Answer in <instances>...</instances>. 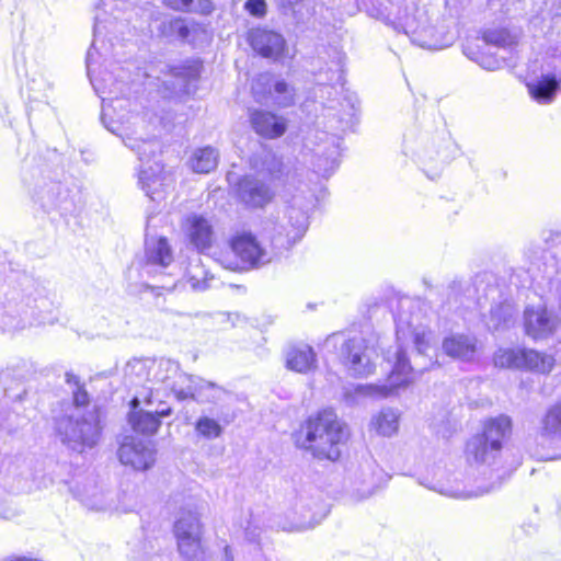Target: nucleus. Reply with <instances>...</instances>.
<instances>
[{
	"mask_svg": "<svg viewBox=\"0 0 561 561\" xmlns=\"http://www.w3.org/2000/svg\"><path fill=\"white\" fill-rule=\"evenodd\" d=\"M287 210L283 219L273 215L261 222V238L268 247L257 240L249 230L233 233L229 239L230 252L221 254L218 262L222 267L234 272L259 270L278 257L301 240L309 225V211L316 207L318 196L305 182L286 188Z\"/></svg>",
	"mask_w": 561,
	"mask_h": 561,
	"instance_id": "obj_1",
	"label": "nucleus"
},
{
	"mask_svg": "<svg viewBox=\"0 0 561 561\" xmlns=\"http://www.w3.org/2000/svg\"><path fill=\"white\" fill-rule=\"evenodd\" d=\"M107 56H102L106 59ZM99 58L91 49L87 53L85 66L87 73L95 93L102 100L101 119L104 127L119 136L125 146L130 148L141 162L138 173V184L145 194L151 201H160L164 197L167 187L171 185L172 179L163 171V165L156 160L160 153L161 145L156 137L142 139L130 136L123 121V115L114 118V112L117 106L122 107L121 99L125 98L130 91L129 77L123 67L115 66L114 71L96 73L95 65Z\"/></svg>",
	"mask_w": 561,
	"mask_h": 561,
	"instance_id": "obj_2",
	"label": "nucleus"
},
{
	"mask_svg": "<svg viewBox=\"0 0 561 561\" xmlns=\"http://www.w3.org/2000/svg\"><path fill=\"white\" fill-rule=\"evenodd\" d=\"M401 302L400 310L396 316V336L398 348L393 356H387V360L392 364L391 373L386 382L381 385H353L343 387V398L347 404H355L358 397L387 398L397 393L401 388L408 387L413 381V374L416 369L410 364L404 345L412 342L417 354L427 357L419 370H425L434 363L431 352L436 351L437 335L425 324L422 319L417 302L409 301L405 308Z\"/></svg>",
	"mask_w": 561,
	"mask_h": 561,
	"instance_id": "obj_3",
	"label": "nucleus"
},
{
	"mask_svg": "<svg viewBox=\"0 0 561 561\" xmlns=\"http://www.w3.org/2000/svg\"><path fill=\"white\" fill-rule=\"evenodd\" d=\"M343 90V87H341ZM343 92L342 99L336 87L320 83L316 95L320 99L321 116H317L316 124L327 130L316 131V141L308 138L306 147L312 151V167L314 173L328 178L339 167L340 141L339 133L351 129L356 122L357 99L353 93Z\"/></svg>",
	"mask_w": 561,
	"mask_h": 561,
	"instance_id": "obj_4",
	"label": "nucleus"
},
{
	"mask_svg": "<svg viewBox=\"0 0 561 561\" xmlns=\"http://www.w3.org/2000/svg\"><path fill=\"white\" fill-rule=\"evenodd\" d=\"M124 376L130 386L138 387L133 397V405L139 401L145 404L153 405L159 398L160 392H172L178 399V389L184 388L182 376L188 374L182 373L180 364L170 358H133L125 368Z\"/></svg>",
	"mask_w": 561,
	"mask_h": 561,
	"instance_id": "obj_5",
	"label": "nucleus"
},
{
	"mask_svg": "<svg viewBox=\"0 0 561 561\" xmlns=\"http://www.w3.org/2000/svg\"><path fill=\"white\" fill-rule=\"evenodd\" d=\"M250 164L256 174L240 178L234 172H228L226 178L243 205L249 208H263L275 195L267 180H276L283 175V162L273 152L263 151L254 154Z\"/></svg>",
	"mask_w": 561,
	"mask_h": 561,
	"instance_id": "obj_6",
	"label": "nucleus"
},
{
	"mask_svg": "<svg viewBox=\"0 0 561 561\" xmlns=\"http://www.w3.org/2000/svg\"><path fill=\"white\" fill-rule=\"evenodd\" d=\"M306 437L300 446L311 451L319 459L336 460L340 455V445L347 438V428L336 413L327 409L308 419L305 427Z\"/></svg>",
	"mask_w": 561,
	"mask_h": 561,
	"instance_id": "obj_7",
	"label": "nucleus"
},
{
	"mask_svg": "<svg viewBox=\"0 0 561 561\" xmlns=\"http://www.w3.org/2000/svg\"><path fill=\"white\" fill-rule=\"evenodd\" d=\"M328 353H335L343 366L354 377H367L374 373L377 355L375 340L345 332L329 335L322 345Z\"/></svg>",
	"mask_w": 561,
	"mask_h": 561,
	"instance_id": "obj_8",
	"label": "nucleus"
},
{
	"mask_svg": "<svg viewBox=\"0 0 561 561\" xmlns=\"http://www.w3.org/2000/svg\"><path fill=\"white\" fill-rule=\"evenodd\" d=\"M55 430L64 445L72 451L83 454L100 442L102 427L96 412L65 413L55 417Z\"/></svg>",
	"mask_w": 561,
	"mask_h": 561,
	"instance_id": "obj_9",
	"label": "nucleus"
},
{
	"mask_svg": "<svg viewBox=\"0 0 561 561\" xmlns=\"http://www.w3.org/2000/svg\"><path fill=\"white\" fill-rule=\"evenodd\" d=\"M127 0H99L95 4L93 42L91 49L98 56H107L116 33H123L125 22H129Z\"/></svg>",
	"mask_w": 561,
	"mask_h": 561,
	"instance_id": "obj_10",
	"label": "nucleus"
},
{
	"mask_svg": "<svg viewBox=\"0 0 561 561\" xmlns=\"http://www.w3.org/2000/svg\"><path fill=\"white\" fill-rule=\"evenodd\" d=\"M512 422L506 415L490 419L483 426V432L470 438L467 443L466 455L470 463H494L500 455L503 440L511 434Z\"/></svg>",
	"mask_w": 561,
	"mask_h": 561,
	"instance_id": "obj_11",
	"label": "nucleus"
},
{
	"mask_svg": "<svg viewBox=\"0 0 561 561\" xmlns=\"http://www.w3.org/2000/svg\"><path fill=\"white\" fill-rule=\"evenodd\" d=\"M397 32L407 35L411 43L426 49H442L451 44L453 38L433 26L425 12L414 10L411 14L405 9L399 11L398 15L391 21Z\"/></svg>",
	"mask_w": 561,
	"mask_h": 561,
	"instance_id": "obj_12",
	"label": "nucleus"
},
{
	"mask_svg": "<svg viewBox=\"0 0 561 561\" xmlns=\"http://www.w3.org/2000/svg\"><path fill=\"white\" fill-rule=\"evenodd\" d=\"M23 312L32 320L30 324L54 323L58 305L55 295L34 279H26L22 295Z\"/></svg>",
	"mask_w": 561,
	"mask_h": 561,
	"instance_id": "obj_13",
	"label": "nucleus"
},
{
	"mask_svg": "<svg viewBox=\"0 0 561 561\" xmlns=\"http://www.w3.org/2000/svg\"><path fill=\"white\" fill-rule=\"evenodd\" d=\"M174 535L178 549L187 561H201L203 549L201 545L202 527L195 512H183L174 523Z\"/></svg>",
	"mask_w": 561,
	"mask_h": 561,
	"instance_id": "obj_14",
	"label": "nucleus"
},
{
	"mask_svg": "<svg viewBox=\"0 0 561 561\" xmlns=\"http://www.w3.org/2000/svg\"><path fill=\"white\" fill-rule=\"evenodd\" d=\"M129 404L128 422L135 432L145 435L154 434L161 425V417L171 414V408L162 400H157L153 405L148 407L145 401L133 405L131 399Z\"/></svg>",
	"mask_w": 561,
	"mask_h": 561,
	"instance_id": "obj_15",
	"label": "nucleus"
},
{
	"mask_svg": "<svg viewBox=\"0 0 561 561\" xmlns=\"http://www.w3.org/2000/svg\"><path fill=\"white\" fill-rule=\"evenodd\" d=\"M35 202L49 215L65 216L75 209V195L61 182L45 183L35 192Z\"/></svg>",
	"mask_w": 561,
	"mask_h": 561,
	"instance_id": "obj_16",
	"label": "nucleus"
},
{
	"mask_svg": "<svg viewBox=\"0 0 561 561\" xmlns=\"http://www.w3.org/2000/svg\"><path fill=\"white\" fill-rule=\"evenodd\" d=\"M157 449L152 442L127 436L122 442L117 456L124 466L146 471L156 462Z\"/></svg>",
	"mask_w": 561,
	"mask_h": 561,
	"instance_id": "obj_17",
	"label": "nucleus"
},
{
	"mask_svg": "<svg viewBox=\"0 0 561 561\" xmlns=\"http://www.w3.org/2000/svg\"><path fill=\"white\" fill-rule=\"evenodd\" d=\"M524 330L535 341L551 337L560 324L559 317L546 306H527L523 314Z\"/></svg>",
	"mask_w": 561,
	"mask_h": 561,
	"instance_id": "obj_18",
	"label": "nucleus"
},
{
	"mask_svg": "<svg viewBox=\"0 0 561 561\" xmlns=\"http://www.w3.org/2000/svg\"><path fill=\"white\" fill-rule=\"evenodd\" d=\"M181 378L185 386L178 389L179 401L192 399L199 403H217L228 394L227 390L222 387L201 377L188 375Z\"/></svg>",
	"mask_w": 561,
	"mask_h": 561,
	"instance_id": "obj_19",
	"label": "nucleus"
},
{
	"mask_svg": "<svg viewBox=\"0 0 561 561\" xmlns=\"http://www.w3.org/2000/svg\"><path fill=\"white\" fill-rule=\"evenodd\" d=\"M173 262V253L167 238H151L145 243V259L141 275L156 277L163 275Z\"/></svg>",
	"mask_w": 561,
	"mask_h": 561,
	"instance_id": "obj_20",
	"label": "nucleus"
},
{
	"mask_svg": "<svg viewBox=\"0 0 561 561\" xmlns=\"http://www.w3.org/2000/svg\"><path fill=\"white\" fill-rule=\"evenodd\" d=\"M252 93L257 102L266 100V95H273L279 106H289L294 103L295 89L285 80L279 79L272 82L271 76L259 75L252 83Z\"/></svg>",
	"mask_w": 561,
	"mask_h": 561,
	"instance_id": "obj_21",
	"label": "nucleus"
},
{
	"mask_svg": "<svg viewBox=\"0 0 561 561\" xmlns=\"http://www.w3.org/2000/svg\"><path fill=\"white\" fill-rule=\"evenodd\" d=\"M183 232L188 242L199 252L205 253L214 243L215 233L209 219L203 215L191 214L182 224Z\"/></svg>",
	"mask_w": 561,
	"mask_h": 561,
	"instance_id": "obj_22",
	"label": "nucleus"
},
{
	"mask_svg": "<svg viewBox=\"0 0 561 561\" xmlns=\"http://www.w3.org/2000/svg\"><path fill=\"white\" fill-rule=\"evenodd\" d=\"M249 42L253 50L262 57L280 60L288 55L286 42L279 33L256 28L250 32Z\"/></svg>",
	"mask_w": 561,
	"mask_h": 561,
	"instance_id": "obj_23",
	"label": "nucleus"
},
{
	"mask_svg": "<svg viewBox=\"0 0 561 561\" xmlns=\"http://www.w3.org/2000/svg\"><path fill=\"white\" fill-rule=\"evenodd\" d=\"M381 470L373 460L360 463L354 473V488L360 499L368 497L379 488Z\"/></svg>",
	"mask_w": 561,
	"mask_h": 561,
	"instance_id": "obj_24",
	"label": "nucleus"
},
{
	"mask_svg": "<svg viewBox=\"0 0 561 561\" xmlns=\"http://www.w3.org/2000/svg\"><path fill=\"white\" fill-rule=\"evenodd\" d=\"M250 122L257 135L270 139L280 137L286 130L285 119L267 111L251 112Z\"/></svg>",
	"mask_w": 561,
	"mask_h": 561,
	"instance_id": "obj_25",
	"label": "nucleus"
},
{
	"mask_svg": "<svg viewBox=\"0 0 561 561\" xmlns=\"http://www.w3.org/2000/svg\"><path fill=\"white\" fill-rule=\"evenodd\" d=\"M198 77V69L195 66H173L161 80L165 90L171 94L187 93L190 84Z\"/></svg>",
	"mask_w": 561,
	"mask_h": 561,
	"instance_id": "obj_26",
	"label": "nucleus"
},
{
	"mask_svg": "<svg viewBox=\"0 0 561 561\" xmlns=\"http://www.w3.org/2000/svg\"><path fill=\"white\" fill-rule=\"evenodd\" d=\"M442 347L449 357L470 360L477 351V340L468 334H451L443 340Z\"/></svg>",
	"mask_w": 561,
	"mask_h": 561,
	"instance_id": "obj_27",
	"label": "nucleus"
},
{
	"mask_svg": "<svg viewBox=\"0 0 561 561\" xmlns=\"http://www.w3.org/2000/svg\"><path fill=\"white\" fill-rule=\"evenodd\" d=\"M514 305L508 300L501 301L490 309L486 319L488 329L494 332L506 330L514 323Z\"/></svg>",
	"mask_w": 561,
	"mask_h": 561,
	"instance_id": "obj_28",
	"label": "nucleus"
},
{
	"mask_svg": "<svg viewBox=\"0 0 561 561\" xmlns=\"http://www.w3.org/2000/svg\"><path fill=\"white\" fill-rule=\"evenodd\" d=\"M559 87L558 80L552 75L542 76L536 81L527 83L529 94L539 103H550L554 99Z\"/></svg>",
	"mask_w": 561,
	"mask_h": 561,
	"instance_id": "obj_29",
	"label": "nucleus"
},
{
	"mask_svg": "<svg viewBox=\"0 0 561 561\" xmlns=\"http://www.w3.org/2000/svg\"><path fill=\"white\" fill-rule=\"evenodd\" d=\"M519 369L534 370L541 374L550 373L553 367V358L535 350H519Z\"/></svg>",
	"mask_w": 561,
	"mask_h": 561,
	"instance_id": "obj_30",
	"label": "nucleus"
},
{
	"mask_svg": "<svg viewBox=\"0 0 561 561\" xmlns=\"http://www.w3.org/2000/svg\"><path fill=\"white\" fill-rule=\"evenodd\" d=\"M286 363L291 370L307 373L316 364V353L309 345L297 346L287 353Z\"/></svg>",
	"mask_w": 561,
	"mask_h": 561,
	"instance_id": "obj_31",
	"label": "nucleus"
},
{
	"mask_svg": "<svg viewBox=\"0 0 561 561\" xmlns=\"http://www.w3.org/2000/svg\"><path fill=\"white\" fill-rule=\"evenodd\" d=\"M66 382L72 389V404L68 405L65 413L75 412L76 414H85L89 411L87 408L90 403V397L83 386L80 383V379L72 373H66ZM92 412H95L94 410Z\"/></svg>",
	"mask_w": 561,
	"mask_h": 561,
	"instance_id": "obj_32",
	"label": "nucleus"
},
{
	"mask_svg": "<svg viewBox=\"0 0 561 561\" xmlns=\"http://www.w3.org/2000/svg\"><path fill=\"white\" fill-rule=\"evenodd\" d=\"M463 54L488 71L497 70L505 65V57H496L494 54L483 50L479 45H465Z\"/></svg>",
	"mask_w": 561,
	"mask_h": 561,
	"instance_id": "obj_33",
	"label": "nucleus"
},
{
	"mask_svg": "<svg viewBox=\"0 0 561 561\" xmlns=\"http://www.w3.org/2000/svg\"><path fill=\"white\" fill-rule=\"evenodd\" d=\"M400 412L393 408L380 410L371 420V425L381 436L390 437L399 430Z\"/></svg>",
	"mask_w": 561,
	"mask_h": 561,
	"instance_id": "obj_34",
	"label": "nucleus"
},
{
	"mask_svg": "<svg viewBox=\"0 0 561 561\" xmlns=\"http://www.w3.org/2000/svg\"><path fill=\"white\" fill-rule=\"evenodd\" d=\"M540 436L561 440V401L551 405L541 419Z\"/></svg>",
	"mask_w": 561,
	"mask_h": 561,
	"instance_id": "obj_35",
	"label": "nucleus"
},
{
	"mask_svg": "<svg viewBox=\"0 0 561 561\" xmlns=\"http://www.w3.org/2000/svg\"><path fill=\"white\" fill-rule=\"evenodd\" d=\"M219 160L218 150L211 146L196 149L191 159V168L196 173H209L215 170Z\"/></svg>",
	"mask_w": 561,
	"mask_h": 561,
	"instance_id": "obj_36",
	"label": "nucleus"
},
{
	"mask_svg": "<svg viewBox=\"0 0 561 561\" xmlns=\"http://www.w3.org/2000/svg\"><path fill=\"white\" fill-rule=\"evenodd\" d=\"M163 3L176 11L209 14L214 10L210 0H162Z\"/></svg>",
	"mask_w": 561,
	"mask_h": 561,
	"instance_id": "obj_37",
	"label": "nucleus"
},
{
	"mask_svg": "<svg viewBox=\"0 0 561 561\" xmlns=\"http://www.w3.org/2000/svg\"><path fill=\"white\" fill-rule=\"evenodd\" d=\"M483 45L494 46L497 48H511L516 45V37L512 35L507 30H488L483 33Z\"/></svg>",
	"mask_w": 561,
	"mask_h": 561,
	"instance_id": "obj_38",
	"label": "nucleus"
},
{
	"mask_svg": "<svg viewBox=\"0 0 561 561\" xmlns=\"http://www.w3.org/2000/svg\"><path fill=\"white\" fill-rule=\"evenodd\" d=\"M296 510L299 511L300 517L295 524V528H310L319 524L323 517L320 511H314L311 506L305 503L302 499L296 504Z\"/></svg>",
	"mask_w": 561,
	"mask_h": 561,
	"instance_id": "obj_39",
	"label": "nucleus"
},
{
	"mask_svg": "<svg viewBox=\"0 0 561 561\" xmlns=\"http://www.w3.org/2000/svg\"><path fill=\"white\" fill-rule=\"evenodd\" d=\"M161 32L167 36H174L181 41H187L191 34V27L183 19H169L161 22Z\"/></svg>",
	"mask_w": 561,
	"mask_h": 561,
	"instance_id": "obj_40",
	"label": "nucleus"
},
{
	"mask_svg": "<svg viewBox=\"0 0 561 561\" xmlns=\"http://www.w3.org/2000/svg\"><path fill=\"white\" fill-rule=\"evenodd\" d=\"M28 99L31 101H46L48 99V91L51 89V84L47 78L43 75L33 77L28 83Z\"/></svg>",
	"mask_w": 561,
	"mask_h": 561,
	"instance_id": "obj_41",
	"label": "nucleus"
},
{
	"mask_svg": "<svg viewBox=\"0 0 561 561\" xmlns=\"http://www.w3.org/2000/svg\"><path fill=\"white\" fill-rule=\"evenodd\" d=\"M197 434L206 439H215L222 433V427L218 421L209 416H201L195 423Z\"/></svg>",
	"mask_w": 561,
	"mask_h": 561,
	"instance_id": "obj_42",
	"label": "nucleus"
},
{
	"mask_svg": "<svg viewBox=\"0 0 561 561\" xmlns=\"http://www.w3.org/2000/svg\"><path fill=\"white\" fill-rule=\"evenodd\" d=\"M519 350H500L494 355V365L502 368L519 367Z\"/></svg>",
	"mask_w": 561,
	"mask_h": 561,
	"instance_id": "obj_43",
	"label": "nucleus"
},
{
	"mask_svg": "<svg viewBox=\"0 0 561 561\" xmlns=\"http://www.w3.org/2000/svg\"><path fill=\"white\" fill-rule=\"evenodd\" d=\"M187 283L193 290L202 291L209 287V279L206 277V273L198 265L190 267Z\"/></svg>",
	"mask_w": 561,
	"mask_h": 561,
	"instance_id": "obj_44",
	"label": "nucleus"
},
{
	"mask_svg": "<svg viewBox=\"0 0 561 561\" xmlns=\"http://www.w3.org/2000/svg\"><path fill=\"white\" fill-rule=\"evenodd\" d=\"M80 501L89 510L105 511L107 508V504L105 502L104 494L102 492H99L95 488L93 489L91 496L90 495H81Z\"/></svg>",
	"mask_w": 561,
	"mask_h": 561,
	"instance_id": "obj_45",
	"label": "nucleus"
},
{
	"mask_svg": "<svg viewBox=\"0 0 561 561\" xmlns=\"http://www.w3.org/2000/svg\"><path fill=\"white\" fill-rule=\"evenodd\" d=\"M284 9L291 10L294 14H299L301 8H306L308 14L313 13V2L311 0H279Z\"/></svg>",
	"mask_w": 561,
	"mask_h": 561,
	"instance_id": "obj_46",
	"label": "nucleus"
},
{
	"mask_svg": "<svg viewBox=\"0 0 561 561\" xmlns=\"http://www.w3.org/2000/svg\"><path fill=\"white\" fill-rule=\"evenodd\" d=\"M265 0H247L244 3L245 11L254 18H263L266 14Z\"/></svg>",
	"mask_w": 561,
	"mask_h": 561,
	"instance_id": "obj_47",
	"label": "nucleus"
},
{
	"mask_svg": "<svg viewBox=\"0 0 561 561\" xmlns=\"http://www.w3.org/2000/svg\"><path fill=\"white\" fill-rule=\"evenodd\" d=\"M442 494H445V495H448V496H451V497H459V499H466V497H470L471 494L468 493V492H463V491H454V490H440L439 491Z\"/></svg>",
	"mask_w": 561,
	"mask_h": 561,
	"instance_id": "obj_48",
	"label": "nucleus"
},
{
	"mask_svg": "<svg viewBox=\"0 0 561 561\" xmlns=\"http://www.w3.org/2000/svg\"><path fill=\"white\" fill-rule=\"evenodd\" d=\"M13 516V512L0 501V518L9 519Z\"/></svg>",
	"mask_w": 561,
	"mask_h": 561,
	"instance_id": "obj_49",
	"label": "nucleus"
},
{
	"mask_svg": "<svg viewBox=\"0 0 561 561\" xmlns=\"http://www.w3.org/2000/svg\"><path fill=\"white\" fill-rule=\"evenodd\" d=\"M435 154L436 159L442 163L446 162L448 159V156L440 148L435 151Z\"/></svg>",
	"mask_w": 561,
	"mask_h": 561,
	"instance_id": "obj_50",
	"label": "nucleus"
},
{
	"mask_svg": "<svg viewBox=\"0 0 561 561\" xmlns=\"http://www.w3.org/2000/svg\"><path fill=\"white\" fill-rule=\"evenodd\" d=\"M224 553H225V560L226 561H233V557H232V553H231V550H230L229 546L225 547Z\"/></svg>",
	"mask_w": 561,
	"mask_h": 561,
	"instance_id": "obj_51",
	"label": "nucleus"
},
{
	"mask_svg": "<svg viewBox=\"0 0 561 561\" xmlns=\"http://www.w3.org/2000/svg\"><path fill=\"white\" fill-rule=\"evenodd\" d=\"M160 287H161V288H164V289H168V290H171V289H174V288L176 287V283H174V284H170V285H169V284H165V283H162V284L160 285Z\"/></svg>",
	"mask_w": 561,
	"mask_h": 561,
	"instance_id": "obj_52",
	"label": "nucleus"
},
{
	"mask_svg": "<svg viewBox=\"0 0 561 561\" xmlns=\"http://www.w3.org/2000/svg\"><path fill=\"white\" fill-rule=\"evenodd\" d=\"M340 80L341 79V73L339 72H333L332 76L329 78L330 81H333V80Z\"/></svg>",
	"mask_w": 561,
	"mask_h": 561,
	"instance_id": "obj_53",
	"label": "nucleus"
},
{
	"mask_svg": "<svg viewBox=\"0 0 561 561\" xmlns=\"http://www.w3.org/2000/svg\"><path fill=\"white\" fill-rule=\"evenodd\" d=\"M423 158H424V159H428V160H434V159H435V158H434L432 154H430V152H427V151H426V152H424V157H423Z\"/></svg>",
	"mask_w": 561,
	"mask_h": 561,
	"instance_id": "obj_54",
	"label": "nucleus"
},
{
	"mask_svg": "<svg viewBox=\"0 0 561 561\" xmlns=\"http://www.w3.org/2000/svg\"><path fill=\"white\" fill-rule=\"evenodd\" d=\"M558 457H559L558 455H553V456L550 457V459H556Z\"/></svg>",
	"mask_w": 561,
	"mask_h": 561,
	"instance_id": "obj_55",
	"label": "nucleus"
}]
</instances>
